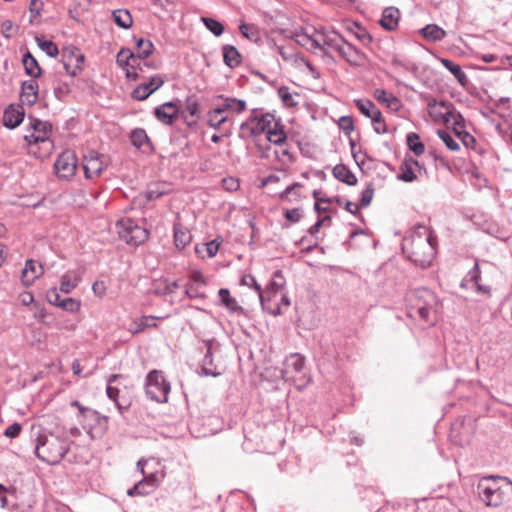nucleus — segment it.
Instances as JSON below:
<instances>
[{
	"label": "nucleus",
	"mask_w": 512,
	"mask_h": 512,
	"mask_svg": "<svg viewBox=\"0 0 512 512\" xmlns=\"http://www.w3.org/2000/svg\"><path fill=\"white\" fill-rule=\"evenodd\" d=\"M476 490L486 506L499 507L510 499L512 481L502 476H486L479 480Z\"/></svg>",
	"instance_id": "obj_2"
},
{
	"label": "nucleus",
	"mask_w": 512,
	"mask_h": 512,
	"mask_svg": "<svg viewBox=\"0 0 512 512\" xmlns=\"http://www.w3.org/2000/svg\"><path fill=\"white\" fill-rule=\"evenodd\" d=\"M201 21L203 22L205 27L215 36H220L224 32V26L222 25V23L213 18L202 17Z\"/></svg>",
	"instance_id": "obj_50"
},
{
	"label": "nucleus",
	"mask_w": 512,
	"mask_h": 512,
	"mask_svg": "<svg viewBox=\"0 0 512 512\" xmlns=\"http://www.w3.org/2000/svg\"><path fill=\"white\" fill-rule=\"evenodd\" d=\"M43 274V267L34 260H27L22 270L21 280L23 285L30 286Z\"/></svg>",
	"instance_id": "obj_22"
},
{
	"label": "nucleus",
	"mask_w": 512,
	"mask_h": 512,
	"mask_svg": "<svg viewBox=\"0 0 512 512\" xmlns=\"http://www.w3.org/2000/svg\"><path fill=\"white\" fill-rule=\"evenodd\" d=\"M171 190L170 184L165 182H155L148 186L145 196L147 200H155Z\"/></svg>",
	"instance_id": "obj_34"
},
{
	"label": "nucleus",
	"mask_w": 512,
	"mask_h": 512,
	"mask_svg": "<svg viewBox=\"0 0 512 512\" xmlns=\"http://www.w3.org/2000/svg\"><path fill=\"white\" fill-rule=\"evenodd\" d=\"M312 30L311 33L307 30L296 33V43L315 53L320 51L327 55L329 51L339 52L344 39L338 33L335 31Z\"/></svg>",
	"instance_id": "obj_3"
},
{
	"label": "nucleus",
	"mask_w": 512,
	"mask_h": 512,
	"mask_svg": "<svg viewBox=\"0 0 512 512\" xmlns=\"http://www.w3.org/2000/svg\"><path fill=\"white\" fill-rule=\"evenodd\" d=\"M338 54L353 66H361L365 61L364 54L345 41L343 42L341 48H339Z\"/></svg>",
	"instance_id": "obj_23"
},
{
	"label": "nucleus",
	"mask_w": 512,
	"mask_h": 512,
	"mask_svg": "<svg viewBox=\"0 0 512 512\" xmlns=\"http://www.w3.org/2000/svg\"><path fill=\"white\" fill-rule=\"evenodd\" d=\"M219 300L222 305H224L231 312H236L240 310V306L238 305L235 298L230 296V292L228 289L222 288L218 292Z\"/></svg>",
	"instance_id": "obj_43"
},
{
	"label": "nucleus",
	"mask_w": 512,
	"mask_h": 512,
	"mask_svg": "<svg viewBox=\"0 0 512 512\" xmlns=\"http://www.w3.org/2000/svg\"><path fill=\"white\" fill-rule=\"evenodd\" d=\"M436 243V237L430 228L425 225H418L409 236L404 238L402 249L416 265L427 267L435 256Z\"/></svg>",
	"instance_id": "obj_1"
},
{
	"label": "nucleus",
	"mask_w": 512,
	"mask_h": 512,
	"mask_svg": "<svg viewBox=\"0 0 512 512\" xmlns=\"http://www.w3.org/2000/svg\"><path fill=\"white\" fill-rule=\"evenodd\" d=\"M153 492L146 482L141 479L132 488L127 490L129 496H145Z\"/></svg>",
	"instance_id": "obj_52"
},
{
	"label": "nucleus",
	"mask_w": 512,
	"mask_h": 512,
	"mask_svg": "<svg viewBox=\"0 0 512 512\" xmlns=\"http://www.w3.org/2000/svg\"><path fill=\"white\" fill-rule=\"evenodd\" d=\"M276 119L274 115L265 113L261 115H254L242 123L240 129L243 134L251 137L259 136L263 133H268L273 127H275Z\"/></svg>",
	"instance_id": "obj_8"
},
{
	"label": "nucleus",
	"mask_w": 512,
	"mask_h": 512,
	"mask_svg": "<svg viewBox=\"0 0 512 512\" xmlns=\"http://www.w3.org/2000/svg\"><path fill=\"white\" fill-rule=\"evenodd\" d=\"M24 109L19 105H10L3 114V124L8 128L17 127L24 119Z\"/></svg>",
	"instance_id": "obj_25"
},
{
	"label": "nucleus",
	"mask_w": 512,
	"mask_h": 512,
	"mask_svg": "<svg viewBox=\"0 0 512 512\" xmlns=\"http://www.w3.org/2000/svg\"><path fill=\"white\" fill-rule=\"evenodd\" d=\"M273 47L275 48L277 53L283 58L284 61L289 62L293 65H300L301 63H304L311 69L309 63L306 62L302 57H300L295 52V48L293 47V45H277L276 43H273Z\"/></svg>",
	"instance_id": "obj_24"
},
{
	"label": "nucleus",
	"mask_w": 512,
	"mask_h": 512,
	"mask_svg": "<svg viewBox=\"0 0 512 512\" xmlns=\"http://www.w3.org/2000/svg\"><path fill=\"white\" fill-rule=\"evenodd\" d=\"M154 49V45L150 40L147 39H137L136 41V53L137 62L140 63V60H144L149 57Z\"/></svg>",
	"instance_id": "obj_37"
},
{
	"label": "nucleus",
	"mask_w": 512,
	"mask_h": 512,
	"mask_svg": "<svg viewBox=\"0 0 512 512\" xmlns=\"http://www.w3.org/2000/svg\"><path fill=\"white\" fill-rule=\"evenodd\" d=\"M29 127L30 130L24 136L25 141L29 145L49 142V136L52 129L49 122L29 118Z\"/></svg>",
	"instance_id": "obj_11"
},
{
	"label": "nucleus",
	"mask_w": 512,
	"mask_h": 512,
	"mask_svg": "<svg viewBox=\"0 0 512 512\" xmlns=\"http://www.w3.org/2000/svg\"><path fill=\"white\" fill-rule=\"evenodd\" d=\"M47 300L50 304L60 307L61 301L63 300L57 289L53 288L47 292Z\"/></svg>",
	"instance_id": "obj_63"
},
{
	"label": "nucleus",
	"mask_w": 512,
	"mask_h": 512,
	"mask_svg": "<svg viewBox=\"0 0 512 512\" xmlns=\"http://www.w3.org/2000/svg\"><path fill=\"white\" fill-rule=\"evenodd\" d=\"M284 215L289 222L296 223L301 219L302 211L299 208L288 209L285 211Z\"/></svg>",
	"instance_id": "obj_64"
},
{
	"label": "nucleus",
	"mask_w": 512,
	"mask_h": 512,
	"mask_svg": "<svg viewBox=\"0 0 512 512\" xmlns=\"http://www.w3.org/2000/svg\"><path fill=\"white\" fill-rule=\"evenodd\" d=\"M440 61L442 65L453 74L460 85L465 86L467 84V76L458 64L446 58H442Z\"/></svg>",
	"instance_id": "obj_36"
},
{
	"label": "nucleus",
	"mask_w": 512,
	"mask_h": 512,
	"mask_svg": "<svg viewBox=\"0 0 512 512\" xmlns=\"http://www.w3.org/2000/svg\"><path fill=\"white\" fill-rule=\"evenodd\" d=\"M480 281V270L478 262L476 261L474 264V267L468 272L467 277L462 283V286H465L466 282H472L476 286L477 292L481 294H489L490 293V286L488 285H482L479 283Z\"/></svg>",
	"instance_id": "obj_32"
},
{
	"label": "nucleus",
	"mask_w": 512,
	"mask_h": 512,
	"mask_svg": "<svg viewBox=\"0 0 512 512\" xmlns=\"http://www.w3.org/2000/svg\"><path fill=\"white\" fill-rule=\"evenodd\" d=\"M428 114L435 123L449 125L452 114L456 111L453 105L446 101L431 99L427 105Z\"/></svg>",
	"instance_id": "obj_13"
},
{
	"label": "nucleus",
	"mask_w": 512,
	"mask_h": 512,
	"mask_svg": "<svg viewBox=\"0 0 512 512\" xmlns=\"http://www.w3.org/2000/svg\"><path fill=\"white\" fill-rule=\"evenodd\" d=\"M399 19L400 11L396 7H387L383 10L379 23L384 29L392 31L397 28Z\"/></svg>",
	"instance_id": "obj_27"
},
{
	"label": "nucleus",
	"mask_w": 512,
	"mask_h": 512,
	"mask_svg": "<svg viewBox=\"0 0 512 512\" xmlns=\"http://www.w3.org/2000/svg\"><path fill=\"white\" fill-rule=\"evenodd\" d=\"M61 58L66 72L71 76H76L84 64V55L74 46H68L62 49Z\"/></svg>",
	"instance_id": "obj_12"
},
{
	"label": "nucleus",
	"mask_w": 512,
	"mask_h": 512,
	"mask_svg": "<svg viewBox=\"0 0 512 512\" xmlns=\"http://www.w3.org/2000/svg\"><path fill=\"white\" fill-rule=\"evenodd\" d=\"M267 140L276 145L279 146L281 144H285L287 140V136L285 131L283 130L282 125H280L278 122L275 123V127H273L266 135Z\"/></svg>",
	"instance_id": "obj_39"
},
{
	"label": "nucleus",
	"mask_w": 512,
	"mask_h": 512,
	"mask_svg": "<svg viewBox=\"0 0 512 512\" xmlns=\"http://www.w3.org/2000/svg\"><path fill=\"white\" fill-rule=\"evenodd\" d=\"M408 148L416 155L420 156L425 151V146L417 133L411 132L406 137Z\"/></svg>",
	"instance_id": "obj_44"
},
{
	"label": "nucleus",
	"mask_w": 512,
	"mask_h": 512,
	"mask_svg": "<svg viewBox=\"0 0 512 512\" xmlns=\"http://www.w3.org/2000/svg\"><path fill=\"white\" fill-rule=\"evenodd\" d=\"M419 34L429 42L442 41L447 33L446 31L436 24H428L419 30Z\"/></svg>",
	"instance_id": "obj_31"
},
{
	"label": "nucleus",
	"mask_w": 512,
	"mask_h": 512,
	"mask_svg": "<svg viewBox=\"0 0 512 512\" xmlns=\"http://www.w3.org/2000/svg\"><path fill=\"white\" fill-rule=\"evenodd\" d=\"M77 170V158L73 151L62 152L54 163V171L58 178L68 180Z\"/></svg>",
	"instance_id": "obj_10"
},
{
	"label": "nucleus",
	"mask_w": 512,
	"mask_h": 512,
	"mask_svg": "<svg viewBox=\"0 0 512 512\" xmlns=\"http://www.w3.org/2000/svg\"><path fill=\"white\" fill-rule=\"evenodd\" d=\"M215 104L228 116L230 114H240L246 109V102L244 100L224 97L222 95L217 97Z\"/></svg>",
	"instance_id": "obj_19"
},
{
	"label": "nucleus",
	"mask_w": 512,
	"mask_h": 512,
	"mask_svg": "<svg viewBox=\"0 0 512 512\" xmlns=\"http://www.w3.org/2000/svg\"><path fill=\"white\" fill-rule=\"evenodd\" d=\"M107 396L113 400L121 414L124 413V411L127 410L128 404L123 405L118 401V395H119V389L117 387H114L112 385H107L106 388Z\"/></svg>",
	"instance_id": "obj_54"
},
{
	"label": "nucleus",
	"mask_w": 512,
	"mask_h": 512,
	"mask_svg": "<svg viewBox=\"0 0 512 512\" xmlns=\"http://www.w3.org/2000/svg\"><path fill=\"white\" fill-rule=\"evenodd\" d=\"M159 466L160 462L155 458L140 459L137 462V468L143 475V480L148 487L154 491L165 477L163 470L149 469L150 466Z\"/></svg>",
	"instance_id": "obj_9"
},
{
	"label": "nucleus",
	"mask_w": 512,
	"mask_h": 512,
	"mask_svg": "<svg viewBox=\"0 0 512 512\" xmlns=\"http://www.w3.org/2000/svg\"><path fill=\"white\" fill-rule=\"evenodd\" d=\"M70 449V441L54 433L40 434L35 446L36 456L50 465L60 463Z\"/></svg>",
	"instance_id": "obj_4"
},
{
	"label": "nucleus",
	"mask_w": 512,
	"mask_h": 512,
	"mask_svg": "<svg viewBox=\"0 0 512 512\" xmlns=\"http://www.w3.org/2000/svg\"><path fill=\"white\" fill-rule=\"evenodd\" d=\"M278 96L281 99L282 103L286 107H294L297 105V101L295 100V97L297 95H293L288 87L282 86L278 89Z\"/></svg>",
	"instance_id": "obj_51"
},
{
	"label": "nucleus",
	"mask_w": 512,
	"mask_h": 512,
	"mask_svg": "<svg viewBox=\"0 0 512 512\" xmlns=\"http://www.w3.org/2000/svg\"><path fill=\"white\" fill-rule=\"evenodd\" d=\"M419 162L411 157L405 158L400 165V172L397 178L403 182H413L417 179L416 171L420 170Z\"/></svg>",
	"instance_id": "obj_21"
},
{
	"label": "nucleus",
	"mask_w": 512,
	"mask_h": 512,
	"mask_svg": "<svg viewBox=\"0 0 512 512\" xmlns=\"http://www.w3.org/2000/svg\"><path fill=\"white\" fill-rule=\"evenodd\" d=\"M449 125L453 127V130L457 137L462 135L461 133L464 131V119L459 112L455 111L452 114Z\"/></svg>",
	"instance_id": "obj_55"
},
{
	"label": "nucleus",
	"mask_w": 512,
	"mask_h": 512,
	"mask_svg": "<svg viewBox=\"0 0 512 512\" xmlns=\"http://www.w3.org/2000/svg\"><path fill=\"white\" fill-rule=\"evenodd\" d=\"M20 98L22 103L33 105L38 98V84L35 80L24 81L21 85Z\"/></svg>",
	"instance_id": "obj_29"
},
{
	"label": "nucleus",
	"mask_w": 512,
	"mask_h": 512,
	"mask_svg": "<svg viewBox=\"0 0 512 512\" xmlns=\"http://www.w3.org/2000/svg\"><path fill=\"white\" fill-rule=\"evenodd\" d=\"M437 134L439 138L445 143L448 149L451 151L459 150L460 146L458 142L446 131L438 130Z\"/></svg>",
	"instance_id": "obj_56"
},
{
	"label": "nucleus",
	"mask_w": 512,
	"mask_h": 512,
	"mask_svg": "<svg viewBox=\"0 0 512 512\" xmlns=\"http://www.w3.org/2000/svg\"><path fill=\"white\" fill-rule=\"evenodd\" d=\"M408 315L429 321L432 312H435L438 303L436 295L427 288H419L411 291L407 296Z\"/></svg>",
	"instance_id": "obj_5"
},
{
	"label": "nucleus",
	"mask_w": 512,
	"mask_h": 512,
	"mask_svg": "<svg viewBox=\"0 0 512 512\" xmlns=\"http://www.w3.org/2000/svg\"><path fill=\"white\" fill-rule=\"evenodd\" d=\"M114 22L123 29H128L133 24L130 12L126 9H117L112 13Z\"/></svg>",
	"instance_id": "obj_40"
},
{
	"label": "nucleus",
	"mask_w": 512,
	"mask_h": 512,
	"mask_svg": "<svg viewBox=\"0 0 512 512\" xmlns=\"http://www.w3.org/2000/svg\"><path fill=\"white\" fill-rule=\"evenodd\" d=\"M35 40H36L38 47L43 52H45L48 56L55 57L58 55L59 50L54 42H52L50 40H45L41 37H36Z\"/></svg>",
	"instance_id": "obj_48"
},
{
	"label": "nucleus",
	"mask_w": 512,
	"mask_h": 512,
	"mask_svg": "<svg viewBox=\"0 0 512 512\" xmlns=\"http://www.w3.org/2000/svg\"><path fill=\"white\" fill-rule=\"evenodd\" d=\"M43 8V2L40 0H31L29 4L30 23H34L35 19L40 16Z\"/></svg>",
	"instance_id": "obj_58"
},
{
	"label": "nucleus",
	"mask_w": 512,
	"mask_h": 512,
	"mask_svg": "<svg viewBox=\"0 0 512 512\" xmlns=\"http://www.w3.org/2000/svg\"><path fill=\"white\" fill-rule=\"evenodd\" d=\"M224 63L230 68H235L241 63V55L236 47L224 45L222 48Z\"/></svg>",
	"instance_id": "obj_33"
},
{
	"label": "nucleus",
	"mask_w": 512,
	"mask_h": 512,
	"mask_svg": "<svg viewBox=\"0 0 512 512\" xmlns=\"http://www.w3.org/2000/svg\"><path fill=\"white\" fill-rule=\"evenodd\" d=\"M80 306H81L80 301L77 299L71 298V297L64 298L60 304V308H62L65 311L72 312V313L78 312L80 309Z\"/></svg>",
	"instance_id": "obj_57"
},
{
	"label": "nucleus",
	"mask_w": 512,
	"mask_h": 512,
	"mask_svg": "<svg viewBox=\"0 0 512 512\" xmlns=\"http://www.w3.org/2000/svg\"><path fill=\"white\" fill-rule=\"evenodd\" d=\"M80 278L73 272L65 273L61 278L60 291L71 293L79 284Z\"/></svg>",
	"instance_id": "obj_38"
},
{
	"label": "nucleus",
	"mask_w": 512,
	"mask_h": 512,
	"mask_svg": "<svg viewBox=\"0 0 512 512\" xmlns=\"http://www.w3.org/2000/svg\"><path fill=\"white\" fill-rule=\"evenodd\" d=\"M174 241L178 248H185L191 241V234L180 226L174 227Z\"/></svg>",
	"instance_id": "obj_46"
},
{
	"label": "nucleus",
	"mask_w": 512,
	"mask_h": 512,
	"mask_svg": "<svg viewBox=\"0 0 512 512\" xmlns=\"http://www.w3.org/2000/svg\"><path fill=\"white\" fill-rule=\"evenodd\" d=\"M106 166L105 157L95 151H90L84 156L83 169L86 178L92 179L99 176Z\"/></svg>",
	"instance_id": "obj_14"
},
{
	"label": "nucleus",
	"mask_w": 512,
	"mask_h": 512,
	"mask_svg": "<svg viewBox=\"0 0 512 512\" xmlns=\"http://www.w3.org/2000/svg\"><path fill=\"white\" fill-rule=\"evenodd\" d=\"M356 107L359 111L366 117H370V115H378L376 110L378 109L375 104L369 99H356L354 100Z\"/></svg>",
	"instance_id": "obj_45"
},
{
	"label": "nucleus",
	"mask_w": 512,
	"mask_h": 512,
	"mask_svg": "<svg viewBox=\"0 0 512 512\" xmlns=\"http://www.w3.org/2000/svg\"><path fill=\"white\" fill-rule=\"evenodd\" d=\"M178 113L179 109L176 103L172 101L163 103L154 109L155 117L166 125H171L173 121L178 117Z\"/></svg>",
	"instance_id": "obj_20"
},
{
	"label": "nucleus",
	"mask_w": 512,
	"mask_h": 512,
	"mask_svg": "<svg viewBox=\"0 0 512 512\" xmlns=\"http://www.w3.org/2000/svg\"><path fill=\"white\" fill-rule=\"evenodd\" d=\"M163 84L164 79L160 75H154L150 77L148 82L141 83L137 86L132 92V97L136 100L143 101Z\"/></svg>",
	"instance_id": "obj_17"
},
{
	"label": "nucleus",
	"mask_w": 512,
	"mask_h": 512,
	"mask_svg": "<svg viewBox=\"0 0 512 512\" xmlns=\"http://www.w3.org/2000/svg\"><path fill=\"white\" fill-rule=\"evenodd\" d=\"M274 154H275V157L283 164H289L293 161V156H292L290 149L286 143L276 146V149L274 150Z\"/></svg>",
	"instance_id": "obj_49"
},
{
	"label": "nucleus",
	"mask_w": 512,
	"mask_h": 512,
	"mask_svg": "<svg viewBox=\"0 0 512 512\" xmlns=\"http://www.w3.org/2000/svg\"><path fill=\"white\" fill-rule=\"evenodd\" d=\"M284 284L285 280L281 271H276L273 274V278L271 279L266 289L263 290L266 297L267 305H269V302H271L272 300H276L277 293L284 286Z\"/></svg>",
	"instance_id": "obj_28"
},
{
	"label": "nucleus",
	"mask_w": 512,
	"mask_h": 512,
	"mask_svg": "<svg viewBox=\"0 0 512 512\" xmlns=\"http://www.w3.org/2000/svg\"><path fill=\"white\" fill-rule=\"evenodd\" d=\"M240 283L242 285H244V286L253 288L256 291V293L258 295V298L260 300L261 306H262V308L264 310L268 311L270 314L275 315V316L281 314V310H280L279 304H277L275 308H272L271 306L266 304L265 294H264L261 286L257 283V281L254 278V276H252V275H243L241 280H240Z\"/></svg>",
	"instance_id": "obj_18"
},
{
	"label": "nucleus",
	"mask_w": 512,
	"mask_h": 512,
	"mask_svg": "<svg viewBox=\"0 0 512 512\" xmlns=\"http://www.w3.org/2000/svg\"><path fill=\"white\" fill-rule=\"evenodd\" d=\"M130 141L134 147L145 153H149L153 150L152 143L146 131L142 128H136L131 132Z\"/></svg>",
	"instance_id": "obj_26"
},
{
	"label": "nucleus",
	"mask_w": 512,
	"mask_h": 512,
	"mask_svg": "<svg viewBox=\"0 0 512 512\" xmlns=\"http://www.w3.org/2000/svg\"><path fill=\"white\" fill-rule=\"evenodd\" d=\"M376 112L378 113V115L374 116L373 114L370 115V119L372 121V124H373V129L374 131L377 133V134H384L387 132V127H386V124L382 118V113L379 109L376 110Z\"/></svg>",
	"instance_id": "obj_53"
},
{
	"label": "nucleus",
	"mask_w": 512,
	"mask_h": 512,
	"mask_svg": "<svg viewBox=\"0 0 512 512\" xmlns=\"http://www.w3.org/2000/svg\"><path fill=\"white\" fill-rule=\"evenodd\" d=\"M22 62L25 68V72L29 76L34 78L40 76L41 68L39 67L37 60L30 53H26L23 56Z\"/></svg>",
	"instance_id": "obj_41"
},
{
	"label": "nucleus",
	"mask_w": 512,
	"mask_h": 512,
	"mask_svg": "<svg viewBox=\"0 0 512 512\" xmlns=\"http://www.w3.org/2000/svg\"><path fill=\"white\" fill-rule=\"evenodd\" d=\"M212 363V357L210 353V349L207 350V353L203 360V367H202V374L205 376H218L220 375V372H216L210 368L207 367L208 364Z\"/></svg>",
	"instance_id": "obj_60"
},
{
	"label": "nucleus",
	"mask_w": 512,
	"mask_h": 512,
	"mask_svg": "<svg viewBox=\"0 0 512 512\" xmlns=\"http://www.w3.org/2000/svg\"><path fill=\"white\" fill-rule=\"evenodd\" d=\"M145 390L151 400L165 403L168 400L170 384L166 381L162 372L154 370L146 377Z\"/></svg>",
	"instance_id": "obj_7"
},
{
	"label": "nucleus",
	"mask_w": 512,
	"mask_h": 512,
	"mask_svg": "<svg viewBox=\"0 0 512 512\" xmlns=\"http://www.w3.org/2000/svg\"><path fill=\"white\" fill-rule=\"evenodd\" d=\"M239 30L241 34L250 41L258 42L260 40V31L254 24L242 23L239 26Z\"/></svg>",
	"instance_id": "obj_47"
},
{
	"label": "nucleus",
	"mask_w": 512,
	"mask_h": 512,
	"mask_svg": "<svg viewBox=\"0 0 512 512\" xmlns=\"http://www.w3.org/2000/svg\"><path fill=\"white\" fill-rule=\"evenodd\" d=\"M373 96L378 102L392 111H398L401 107L399 99L384 89H375Z\"/></svg>",
	"instance_id": "obj_30"
},
{
	"label": "nucleus",
	"mask_w": 512,
	"mask_h": 512,
	"mask_svg": "<svg viewBox=\"0 0 512 512\" xmlns=\"http://www.w3.org/2000/svg\"><path fill=\"white\" fill-rule=\"evenodd\" d=\"M305 366V359L300 354H291L285 360V368L283 370V377L287 380H302L304 378L303 370Z\"/></svg>",
	"instance_id": "obj_15"
},
{
	"label": "nucleus",
	"mask_w": 512,
	"mask_h": 512,
	"mask_svg": "<svg viewBox=\"0 0 512 512\" xmlns=\"http://www.w3.org/2000/svg\"><path fill=\"white\" fill-rule=\"evenodd\" d=\"M339 127L345 134H350L354 130L353 119L349 116H342L339 119Z\"/></svg>",
	"instance_id": "obj_61"
},
{
	"label": "nucleus",
	"mask_w": 512,
	"mask_h": 512,
	"mask_svg": "<svg viewBox=\"0 0 512 512\" xmlns=\"http://www.w3.org/2000/svg\"><path fill=\"white\" fill-rule=\"evenodd\" d=\"M117 64L126 70V77L135 80L138 78V70H142L141 64L137 62V57L129 49H122L117 54Z\"/></svg>",
	"instance_id": "obj_16"
},
{
	"label": "nucleus",
	"mask_w": 512,
	"mask_h": 512,
	"mask_svg": "<svg viewBox=\"0 0 512 512\" xmlns=\"http://www.w3.org/2000/svg\"><path fill=\"white\" fill-rule=\"evenodd\" d=\"M374 195V187L372 184L367 185V187L361 192L360 198V206L367 207L370 205L372 198Z\"/></svg>",
	"instance_id": "obj_59"
},
{
	"label": "nucleus",
	"mask_w": 512,
	"mask_h": 512,
	"mask_svg": "<svg viewBox=\"0 0 512 512\" xmlns=\"http://www.w3.org/2000/svg\"><path fill=\"white\" fill-rule=\"evenodd\" d=\"M228 120V115L223 113L222 110L215 105V107L208 113V124L213 128H219L223 123Z\"/></svg>",
	"instance_id": "obj_42"
},
{
	"label": "nucleus",
	"mask_w": 512,
	"mask_h": 512,
	"mask_svg": "<svg viewBox=\"0 0 512 512\" xmlns=\"http://www.w3.org/2000/svg\"><path fill=\"white\" fill-rule=\"evenodd\" d=\"M333 175L336 179L348 185H355L357 183L356 176L343 164H338L334 167Z\"/></svg>",
	"instance_id": "obj_35"
},
{
	"label": "nucleus",
	"mask_w": 512,
	"mask_h": 512,
	"mask_svg": "<svg viewBox=\"0 0 512 512\" xmlns=\"http://www.w3.org/2000/svg\"><path fill=\"white\" fill-rule=\"evenodd\" d=\"M119 238L129 245L137 246L148 238V231L131 218H123L116 223Z\"/></svg>",
	"instance_id": "obj_6"
},
{
	"label": "nucleus",
	"mask_w": 512,
	"mask_h": 512,
	"mask_svg": "<svg viewBox=\"0 0 512 512\" xmlns=\"http://www.w3.org/2000/svg\"><path fill=\"white\" fill-rule=\"evenodd\" d=\"M156 326V323L153 322V318L152 317H143V319L141 320V322L137 325V327L135 329H131V332L133 334H136V333H139L141 331H143L144 329L148 328V327H155Z\"/></svg>",
	"instance_id": "obj_62"
}]
</instances>
